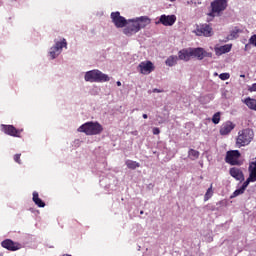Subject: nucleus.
<instances>
[{
  "mask_svg": "<svg viewBox=\"0 0 256 256\" xmlns=\"http://www.w3.org/2000/svg\"><path fill=\"white\" fill-rule=\"evenodd\" d=\"M134 22H136V25L139 27V30L145 29L147 25H151V18L149 16H141L136 19H134Z\"/></svg>",
  "mask_w": 256,
  "mask_h": 256,
  "instance_id": "nucleus-14",
  "label": "nucleus"
},
{
  "mask_svg": "<svg viewBox=\"0 0 256 256\" xmlns=\"http://www.w3.org/2000/svg\"><path fill=\"white\" fill-rule=\"evenodd\" d=\"M235 129V124L231 121L224 123L220 128V135H229Z\"/></svg>",
  "mask_w": 256,
  "mask_h": 256,
  "instance_id": "nucleus-16",
  "label": "nucleus"
},
{
  "mask_svg": "<svg viewBox=\"0 0 256 256\" xmlns=\"http://www.w3.org/2000/svg\"><path fill=\"white\" fill-rule=\"evenodd\" d=\"M199 151L195 150V149H190L188 151V157L189 159H191L192 161H195V159H199Z\"/></svg>",
  "mask_w": 256,
  "mask_h": 256,
  "instance_id": "nucleus-24",
  "label": "nucleus"
},
{
  "mask_svg": "<svg viewBox=\"0 0 256 256\" xmlns=\"http://www.w3.org/2000/svg\"><path fill=\"white\" fill-rule=\"evenodd\" d=\"M162 91L159 89H154V93H161Z\"/></svg>",
  "mask_w": 256,
  "mask_h": 256,
  "instance_id": "nucleus-38",
  "label": "nucleus"
},
{
  "mask_svg": "<svg viewBox=\"0 0 256 256\" xmlns=\"http://www.w3.org/2000/svg\"><path fill=\"white\" fill-rule=\"evenodd\" d=\"M227 0H214L211 2L212 11L208 14L210 17H220L221 13L227 9Z\"/></svg>",
  "mask_w": 256,
  "mask_h": 256,
  "instance_id": "nucleus-4",
  "label": "nucleus"
},
{
  "mask_svg": "<svg viewBox=\"0 0 256 256\" xmlns=\"http://www.w3.org/2000/svg\"><path fill=\"white\" fill-rule=\"evenodd\" d=\"M152 133L153 135H159V133H161V130L159 128H153Z\"/></svg>",
  "mask_w": 256,
  "mask_h": 256,
  "instance_id": "nucleus-35",
  "label": "nucleus"
},
{
  "mask_svg": "<svg viewBox=\"0 0 256 256\" xmlns=\"http://www.w3.org/2000/svg\"><path fill=\"white\" fill-rule=\"evenodd\" d=\"M194 33L198 37H212L213 28L209 24H200L196 27Z\"/></svg>",
  "mask_w": 256,
  "mask_h": 256,
  "instance_id": "nucleus-6",
  "label": "nucleus"
},
{
  "mask_svg": "<svg viewBox=\"0 0 256 256\" xmlns=\"http://www.w3.org/2000/svg\"><path fill=\"white\" fill-rule=\"evenodd\" d=\"M253 137H255L253 130L249 128L243 129L238 133L236 145H238L239 147H245L246 145H249V143L253 141Z\"/></svg>",
  "mask_w": 256,
  "mask_h": 256,
  "instance_id": "nucleus-3",
  "label": "nucleus"
},
{
  "mask_svg": "<svg viewBox=\"0 0 256 256\" xmlns=\"http://www.w3.org/2000/svg\"><path fill=\"white\" fill-rule=\"evenodd\" d=\"M32 201H34V203H35V205H37V207H45V202H43V200H41V198H39L38 192H33Z\"/></svg>",
  "mask_w": 256,
  "mask_h": 256,
  "instance_id": "nucleus-22",
  "label": "nucleus"
},
{
  "mask_svg": "<svg viewBox=\"0 0 256 256\" xmlns=\"http://www.w3.org/2000/svg\"><path fill=\"white\" fill-rule=\"evenodd\" d=\"M63 47L67 49V40L63 38L61 41L55 43L53 47H51L49 55L51 59H57L59 55H61V51H63Z\"/></svg>",
  "mask_w": 256,
  "mask_h": 256,
  "instance_id": "nucleus-5",
  "label": "nucleus"
},
{
  "mask_svg": "<svg viewBox=\"0 0 256 256\" xmlns=\"http://www.w3.org/2000/svg\"><path fill=\"white\" fill-rule=\"evenodd\" d=\"M170 1H172V2H173V1H175V0H170Z\"/></svg>",
  "mask_w": 256,
  "mask_h": 256,
  "instance_id": "nucleus-44",
  "label": "nucleus"
},
{
  "mask_svg": "<svg viewBox=\"0 0 256 256\" xmlns=\"http://www.w3.org/2000/svg\"><path fill=\"white\" fill-rule=\"evenodd\" d=\"M116 85H117L118 87H121V81H117V82H116Z\"/></svg>",
  "mask_w": 256,
  "mask_h": 256,
  "instance_id": "nucleus-39",
  "label": "nucleus"
},
{
  "mask_svg": "<svg viewBox=\"0 0 256 256\" xmlns=\"http://www.w3.org/2000/svg\"><path fill=\"white\" fill-rule=\"evenodd\" d=\"M250 175L248 179L252 181V183H255L256 181V162H252L249 166Z\"/></svg>",
  "mask_w": 256,
  "mask_h": 256,
  "instance_id": "nucleus-19",
  "label": "nucleus"
},
{
  "mask_svg": "<svg viewBox=\"0 0 256 256\" xmlns=\"http://www.w3.org/2000/svg\"><path fill=\"white\" fill-rule=\"evenodd\" d=\"M220 121H221V112H216L212 117V123H214V125H219Z\"/></svg>",
  "mask_w": 256,
  "mask_h": 256,
  "instance_id": "nucleus-26",
  "label": "nucleus"
},
{
  "mask_svg": "<svg viewBox=\"0 0 256 256\" xmlns=\"http://www.w3.org/2000/svg\"><path fill=\"white\" fill-rule=\"evenodd\" d=\"M111 19L115 27H117L118 29H123V27H126L127 25V19L121 16V13L119 12H112Z\"/></svg>",
  "mask_w": 256,
  "mask_h": 256,
  "instance_id": "nucleus-9",
  "label": "nucleus"
},
{
  "mask_svg": "<svg viewBox=\"0 0 256 256\" xmlns=\"http://www.w3.org/2000/svg\"><path fill=\"white\" fill-rule=\"evenodd\" d=\"M253 183V180H250V178H248L241 186V188L245 191V189H247V187H249V184Z\"/></svg>",
  "mask_w": 256,
  "mask_h": 256,
  "instance_id": "nucleus-31",
  "label": "nucleus"
},
{
  "mask_svg": "<svg viewBox=\"0 0 256 256\" xmlns=\"http://www.w3.org/2000/svg\"><path fill=\"white\" fill-rule=\"evenodd\" d=\"M230 175L231 177L236 179V181H243L245 179V177L243 176V171H241V169L239 168H231Z\"/></svg>",
  "mask_w": 256,
  "mask_h": 256,
  "instance_id": "nucleus-17",
  "label": "nucleus"
},
{
  "mask_svg": "<svg viewBox=\"0 0 256 256\" xmlns=\"http://www.w3.org/2000/svg\"><path fill=\"white\" fill-rule=\"evenodd\" d=\"M249 45H254L256 47V34L252 35L249 39Z\"/></svg>",
  "mask_w": 256,
  "mask_h": 256,
  "instance_id": "nucleus-32",
  "label": "nucleus"
},
{
  "mask_svg": "<svg viewBox=\"0 0 256 256\" xmlns=\"http://www.w3.org/2000/svg\"><path fill=\"white\" fill-rule=\"evenodd\" d=\"M193 57L192 48L182 49L178 52V59L180 61H189Z\"/></svg>",
  "mask_w": 256,
  "mask_h": 256,
  "instance_id": "nucleus-15",
  "label": "nucleus"
},
{
  "mask_svg": "<svg viewBox=\"0 0 256 256\" xmlns=\"http://www.w3.org/2000/svg\"><path fill=\"white\" fill-rule=\"evenodd\" d=\"M204 57H213V54L211 52H205Z\"/></svg>",
  "mask_w": 256,
  "mask_h": 256,
  "instance_id": "nucleus-37",
  "label": "nucleus"
},
{
  "mask_svg": "<svg viewBox=\"0 0 256 256\" xmlns=\"http://www.w3.org/2000/svg\"><path fill=\"white\" fill-rule=\"evenodd\" d=\"M125 165L127 166L128 169H132V170H135L141 167V164H139V162L133 161V160H126Z\"/></svg>",
  "mask_w": 256,
  "mask_h": 256,
  "instance_id": "nucleus-23",
  "label": "nucleus"
},
{
  "mask_svg": "<svg viewBox=\"0 0 256 256\" xmlns=\"http://www.w3.org/2000/svg\"><path fill=\"white\" fill-rule=\"evenodd\" d=\"M143 213H144L143 210H141V211H140V215H143Z\"/></svg>",
  "mask_w": 256,
  "mask_h": 256,
  "instance_id": "nucleus-42",
  "label": "nucleus"
},
{
  "mask_svg": "<svg viewBox=\"0 0 256 256\" xmlns=\"http://www.w3.org/2000/svg\"><path fill=\"white\" fill-rule=\"evenodd\" d=\"M249 49H251V44L248 42V44L245 45L244 51H249Z\"/></svg>",
  "mask_w": 256,
  "mask_h": 256,
  "instance_id": "nucleus-36",
  "label": "nucleus"
},
{
  "mask_svg": "<svg viewBox=\"0 0 256 256\" xmlns=\"http://www.w3.org/2000/svg\"><path fill=\"white\" fill-rule=\"evenodd\" d=\"M192 57H197L199 61L205 59V50L203 48H192Z\"/></svg>",
  "mask_w": 256,
  "mask_h": 256,
  "instance_id": "nucleus-18",
  "label": "nucleus"
},
{
  "mask_svg": "<svg viewBox=\"0 0 256 256\" xmlns=\"http://www.w3.org/2000/svg\"><path fill=\"white\" fill-rule=\"evenodd\" d=\"M78 132L85 135H101L103 126L99 122H86L78 128Z\"/></svg>",
  "mask_w": 256,
  "mask_h": 256,
  "instance_id": "nucleus-2",
  "label": "nucleus"
},
{
  "mask_svg": "<svg viewBox=\"0 0 256 256\" xmlns=\"http://www.w3.org/2000/svg\"><path fill=\"white\" fill-rule=\"evenodd\" d=\"M231 74L229 73H221L219 75V79H221V81H227L228 79H230Z\"/></svg>",
  "mask_w": 256,
  "mask_h": 256,
  "instance_id": "nucleus-30",
  "label": "nucleus"
},
{
  "mask_svg": "<svg viewBox=\"0 0 256 256\" xmlns=\"http://www.w3.org/2000/svg\"><path fill=\"white\" fill-rule=\"evenodd\" d=\"M244 103L249 109H252V111H256V99L248 97L244 100Z\"/></svg>",
  "mask_w": 256,
  "mask_h": 256,
  "instance_id": "nucleus-21",
  "label": "nucleus"
},
{
  "mask_svg": "<svg viewBox=\"0 0 256 256\" xmlns=\"http://www.w3.org/2000/svg\"><path fill=\"white\" fill-rule=\"evenodd\" d=\"M0 256H2V255L0 254Z\"/></svg>",
  "mask_w": 256,
  "mask_h": 256,
  "instance_id": "nucleus-45",
  "label": "nucleus"
},
{
  "mask_svg": "<svg viewBox=\"0 0 256 256\" xmlns=\"http://www.w3.org/2000/svg\"><path fill=\"white\" fill-rule=\"evenodd\" d=\"M1 247L7 249V251H19L23 246L19 242H15L11 239H5L1 242Z\"/></svg>",
  "mask_w": 256,
  "mask_h": 256,
  "instance_id": "nucleus-11",
  "label": "nucleus"
},
{
  "mask_svg": "<svg viewBox=\"0 0 256 256\" xmlns=\"http://www.w3.org/2000/svg\"><path fill=\"white\" fill-rule=\"evenodd\" d=\"M177 61H179V57L172 55L166 59L165 63L167 67H175V65H177Z\"/></svg>",
  "mask_w": 256,
  "mask_h": 256,
  "instance_id": "nucleus-20",
  "label": "nucleus"
},
{
  "mask_svg": "<svg viewBox=\"0 0 256 256\" xmlns=\"http://www.w3.org/2000/svg\"><path fill=\"white\" fill-rule=\"evenodd\" d=\"M138 68L140 69V73H142V75H149V73H152V71L155 70V66H153V62L151 61L141 62Z\"/></svg>",
  "mask_w": 256,
  "mask_h": 256,
  "instance_id": "nucleus-12",
  "label": "nucleus"
},
{
  "mask_svg": "<svg viewBox=\"0 0 256 256\" xmlns=\"http://www.w3.org/2000/svg\"><path fill=\"white\" fill-rule=\"evenodd\" d=\"M175 21H177V16L175 15H161L159 18V21L156 22V25H164V27H172V25H175Z\"/></svg>",
  "mask_w": 256,
  "mask_h": 256,
  "instance_id": "nucleus-10",
  "label": "nucleus"
},
{
  "mask_svg": "<svg viewBox=\"0 0 256 256\" xmlns=\"http://www.w3.org/2000/svg\"><path fill=\"white\" fill-rule=\"evenodd\" d=\"M210 197H213V185H211L204 196V201H209Z\"/></svg>",
  "mask_w": 256,
  "mask_h": 256,
  "instance_id": "nucleus-28",
  "label": "nucleus"
},
{
  "mask_svg": "<svg viewBox=\"0 0 256 256\" xmlns=\"http://www.w3.org/2000/svg\"><path fill=\"white\" fill-rule=\"evenodd\" d=\"M239 33H241V30L235 27L234 30L231 32V37H234V39H237V37H239Z\"/></svg>",
  "mask_w": 256,
  "mask_h": 256,
  "instance_id": "nucleus-29",
  "label": "nucleus"
},
{
  "mask_svg": "<svg viewBox=\"0 0 256 256\" xmlns=\"http://www.w3.org/2000/svg\"><path fill=\"white\" fill-rule=\"evenodd\" d=\"M142 117L143 119H147L149 116H147V114H143Z\"/></svg>",
  "mask_w": 256,
  "mask_h": 256,
  "instance_id": "nucleus-40",
  "label": "nucleus"
},
{
  "mask_svg": "<svg viewBox=\"0 0 256 256\" xmlns=\"http://www.w3.org/2000/svg\"><path fill=\"white\" fill-rule=\"evenodd\" d=\"M245 193V190L243 188H239L233 192V194L230 196V199H235V197H239V195H243Z\"/></svg>",
  "mask_w": 256,
  "mask_h": 256,
  "instance_id": "nucleus-27",
  "label": "nucleus"
},
{
  "mask_svg": "<svg viewBox=\"0 0 256 256\" xmlns=\"http://www.w3.org/2000/svg\"><path fill=\"white\" fill-rule=\"evenodd\" d=\"M248 90L250 91V93L255 92L256 91V83L252 84Z\"/></svg>",
  "mask_w": 256,
  "mask_h": 256,
  "instance_id": "nucleus-34",
  "label": "nucleus"
},
{
  "mask_svg": "<svg viewBox=\"0 0 256 256\" xmlns=\"http://www.w3.org/2000/svg\"><path fill=\"white\" fill-rule=\"evenodd\" d=\"M85 81L89 83H107L110 81L109 75L104 74L101 70H90L85 73Z\"/></svg>",
  "mask_w": 256,
  "mask_h": 256,
  "instance_id": "nucleus-1",
  "label": "nucleus"
},
{
  "mask_svg": "<svg viewBox=\"0 0 256 256\" xmlns=\"http://www.w3.org/2000/svg\"><path fill=\"white\" fill-rule=\"evenodd\" d=\"M241 157V152L239 150H230L226 153L225 161L229 165H241L239 159Z\"/></svg>",
  "mask_w": 256,
  "mask_h": 256,
  "instance_id": "nucleus-7",
  "label": "nucleus"
},
{
  "mask_svg": "<svg viewBox=\"0 0 256 256\" xmlns=\"http://www.w3.org/2000/svg\"><path fill=\"white\" fill-rule=\"evenodd\" d=\"M241 77H245V75H241Z\"/></svg>",
  "mask_w": 256,
  "mask_h": 256,
  "instance_id": "nucleus-43",
  "label": "nucleus"
},
{
  "mask_svg": "<svg viewBox=\"0 0 256 256\" xmlns=\"http://www.w3.org/2000/svg\"><path fill=\"white\" fill-rule=\"evenodd\" d=\"M1 132L5 133V135H9L10 137H21V133H23V129H17L13 125H1Z\"/></svg>",
  "mask_w": 256,
  "mask_h": 256,
  "instance_id": "nucleus-8",
  "label": "nucleus"
},
{
  "mask_svg": "<svg viewBox=\"0 0 256 256\" xmlns=\"http://www.w3.org/2000/svg\"><path fill=\"white\" fill-rule=\"evenodd\" d=\"M218 51H220V55H223L225 53H229V51H231V45L230 44H226L224 46H220L218 48Z\"/></svg>",
  "mask_w": 256,
  "mask_h": 256,
  "instance_id": "nucleus-25",
  "label": "nucleus"
},
{
  "mask_svg": "<svg viewBox=\"0 0 256 256\" xmlns=\"http://www.w3.org/2000/svg\"><path fill=\"white\" fill-rule=\"evenodd\" d=\"M130 25H128L126 28L123 29L124 35H127L128 37H131V35H135V33H139V27L137 26L135 19L129 20Z\"/></svg>",
  "mask_w": 256,
  "mask_h": 256,
  "instance_id": "nucleus-13",
  "label": "nucleus"
},
{
  "mask_svg": "<svg viewBox=\"0 0 256 256\" xmlns=\"http://www.w3.org/2000/svg\"><path fill=\"white\" fill-rule=\"evenodd\" d=\"M14 161L15 163H18V165H21V154H15Z\"/></svg>",
  "mask_w": 256,
  "mask_h": 256,
  "instance_id": "nucleus-33",
  "label": "nucleus"
},
{
  "mask_svg": "<svg viewBox=\"0 0 256 256\" xmlns=\"http://www.w3.org/2000/svg\"><path fill=\"white\" fill-rule=\"evenodd\" d=\"M219 74L217 72H214V77H217Z\"/></svg>",
  "mask_w": 256,
  "mask_h": 256,
  "instance_id": "nucleus-41",
  "label": "nucleus"
}]
</instances>
